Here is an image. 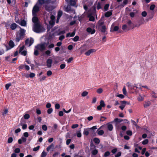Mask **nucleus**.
<instances>
[{
  "label": "nucleus",
  "mask_w": 157,
  "mask_h": 157,
  "mask_svg": "<svg viewBox=\"0 0 157 157\" xmlns=\"http://www.w3.org/2000/svg\"><path fill=\"white\" fill-rule=\"evenodd\" d=\"M47 45L46 43H44L38 44L35 47L36 49L40 50L42 51L45 50L47 47Z\"/></svg>",
  "instance_id": "7ed1b4c3"
},
{
  "label": "nucleus",
  "mask_w": 157,
  "mask_h": 157,
  "mask_svg": "<svg viewBox=\"0 0 157 157\" xmlns=\"http://www.w3.org/2000/svg\"><path fill=\"white\" fill-rule=\"evenodd\" d=\"M104 21H103L102 20H100L98 22V28L104 25Z\"/></svg>",
  "instance_id": "ddd939ff"
},
{
  "label": "nucleus",
  "mask_w": 157,
  "mask_h": 157,
  "mask_svg": "<svg viewBox=\"0 0 157 157\" xmlns=\"http://www.w3.org/2000/svg\"><path fill=\"white\" fill-rule=\"evenodd\" d=\"M44 3V0H38L37 3L38 4V5H41L43 4Z\"/></svg>",
  "instance_id": "412c9836"
},
{
  "label": "nucleus",
  "mask_w": 157,
  "mask_h": 157,
  "mask_svg": "<svg viewBox=\"0 0 157 157\" xmlns=\"http://www.w3.org/2000/svg\"><path fill=\"white\" fill-rule=\"evenodd\" d=\"M144 98L141 96L140 95H139V97L138 98V100L139 101H143L144 100Z\"/></svg>",
  "instance_id": "a19ab883"
},
{
  "label": "nucleus",
  "mask_w": 157,
  "mask_h": 157,
  "mask_svg": "<svg viewBox=\"0 0 157 157\" xmlns=\"http://www.w3.org/2000/svg\"><path fill=\"white\" fill-rule=\"evenodd\" d=\"M121 155V152H118L117 154L115 155V157H119Z\"/></svg>",
  "instance_id": "774afa93"
},
{
  "label": "nucleus",
  "mask_w": 157,
  "mask_h": 157,
  "mask_svg": "<svg viewBox=\"0 0 157 157\" xmlns=\"http://www.w3.org/2000/svg\"><path fill=\"white\" fill-rule=\"evenodd\" d=\"M78 125L77 124H74L72 125L71 126V128H75L77 127H78Z\"/></svg>",
  "instance_id": "4d7b16f0"
},
{
  "label": "nucleus",
  "mask_w": 157,
  "mask_h": 157,
  "mask_svg": "<svg viewBox=\"0 0 157 157\" xmlns=\"http://www.w3.org/2000/svg\"><path fill=\"white\" fill-rule=\"evenodd\" d=\"M45 30V29L40 25V23H36L34 24L33 25V30L36 33L42 32H44Z\"/></svg>",
  "instance_id": "f03ea898"
},
{
  "label": "nucleus",
  "mask_w": 157,
  "mask_h": 157,
  "mask_svg": "<svg viewBox=\"0 0 157 157\" xmlns=\"http://www.w3.org/2000/svg\"><path fill=\"white\" fill-rule=\"evenodd\" d=\"M20 151V149L19 148H16L14 150L15 153H19Z\"/></svg>",
  "instance_id": "bf43d9fd"
},
{
  "label": "nucleus",
  "mask_w": 157,
  "mask_h": 157,
  "mask_svg": "<svg viewBox=\"0 0 157 157\" xmlns=\"http://www.w3.org/2000/svg\"><path fill=\"white\" fill-rule=\"evenodd\" d=\"M88 129H85L84 131L83 134L84 135L87 136L89 134V132L88 131Z\"/></svg>",
  "instance_id": "473e14b6"
},
{
  "label": "nucleus",
  "mask_w": 157,
  "mask_h": 157,
  "mask_svg": "<svg viewBox=\"0 0 157 157\" xmlns=\"http://www.w3.org/2000/svg\"><path fill=\"white\" fill-rule=\"evenodd\" d=\"M86 31L90 33L91 34L94 33L95 32V29L92 30V29L90 28H87L86 29Z\"/></svg>",
  "instance_id": "2eb2a0df"
},
{
  "label": "nucleus",
  "mask_w": 157,
  "mask_h": 157,
  "mask_svg": "<svg viewBox=\"0 0 157 157\" xmlns=\"http://www.w3.org/2000/svg\"><path fill=\"white\" fill-rule=\"evenodd\" d=\"M151 104V103L150 101H145L144 104V108H146L149 106Z\"/></svg>",
  "instance_id": "4468645a"
},
{
  "label": "nucleus",
  "mask_w": 157,
  "mask_h": 157,
  "mask_svg": "<svg viewBox=\"0 0 157 157\" xmlns=\"http://www.w3.org/2000/svg\"><path fill=\"white\" fill-rule=\"evenodd\" d=\"M46 2L47 3H54L55 2L56 0H45Z\"/></svg>",
  "instance_id": "cd10ccee"
},
{
  "label": "nucleus",
  "mask_w": 157,
  "mask_h": 157,
  "mask_svg": "<svg viewBox=\"0 0 157 157\" xmlns=\"http://www.w3.org/2000/svg\"><path fill=\"white\" fill-rule=\"evenodd\" d=\"M112 14V13L111 11H108L106 12L105 15V16L106 17H109Z\"/></svg>",
  "instance_id": "aec40b11"
},
{
  "label": "nucleus",
  "mask_w": 157,
  "mask_h": 157,
  "mask_svg": "<svg viewBox=\"0 0 157 157\" xmlns=\"http://www.w3.org/2000/svg\"><path fill=\"white\" fill-rule=\"evenodd\" d=\"M96 52V50L94 49H91L88 51L87 52L85 53V55L86 56H89V55L91 53L95 52Z\"/></svg>",
  "instance_id": "9d476101"
},
{
  "label": "nucleus",
  "mask_w": 157,
  "mask_h": 157,
  "mask_svg": "<svg viewBox=\"0 0 157 157\" xmlns=\"http://www.w3.org/2000/svg\"><path fill=\"white\" fill-rule=\"evenodd\" d=\"M75 34V31H74L72 33H68L67 34L66 37H72L74 36Z\"/></svg>",
  "instance_id": "dca6fc26"
},
{
  "label": "nucleus",
  "mask_w": 157,
  "mask_h": 157,
  "mask_svg": "<svg viewBox=\"0 0 157 157\" xmlns=\"http://www.w3.org/2000/svg\"><path fill=\"white\" fill-rule=\"evenodd\" d=\"M4 53V51L3 49L0 48V55L3 54Z\"/></svg>",
  "instance_id": "de8ad7c7"
},
{
  "label": "nucleus",
  "mask_w": 157,
  "mask_h": 157,
  "mask_svg": "<svg viewBox=\"0 0 157 157\" xmlns=\"http://www.w3.org/2000/svg\"><path fill=\"white\" fill-rule=\"evenodd\" d=\"M88 94V92H86V91H84L83 92L82 94H81V95L82 96V97H85Z\"/></svg>",
  "instance_id": "79ce46f5"
},
{
  "label": "nucleus",
  "mask_w": 157,
  "mask_h": 157,
  "mask_svg": "<svg viewBox=\"0 0 157 157\" xmlns=\"http://www.w3.org/2000/svg\"><path fill=\"white\" fill-rule=\"evenodd\" d=\"M39 6L38 4H36L33 7L32 10V13L33 16H36V13L39 11Z\"/></svg>",
  "instance_id": "20e7f679"
},
{
  "label": "nucleus",
  "mask_w": 157,
  "mask_h": 157,
  "mask_svg": "<svg viewBox=\"0 0 157 157\" xmlns=\"http://www.w3.org/2000/svg\"><path fill=\"white\" fill-rule=\"evenodd\" d=\"M79 37L78 36H75L73 39V40L75 41H77L79 39Z\"/></svg>",
  "instance_id": "58836bf2"
},
{
  "label": "nucleus",
  "mask_w": 157,
  "mask_h": 157,
  "mask_svg": "<svg viewBox=\"0 0 157 157\" xmlns=\"http://www.w3.org/2000/svg\"><path fill=\"white\" fill-rule=\"evenodd\" d=\"M54 147V145L53 144H51L50 145L48 146L47 148V151H49L51 149H53Z\"/></svg>",
  "instance_id": "6ab92c4d"
},
{
  "label": "nucleus",
  "mask_w": 157,
  "mask_h": 157,
  "mask_svg": "<svg viewBox=\"0 0 157 157\" xmlns=\"http://www.w3.org/2000/svg\"><path fill=\"white\" fill-rule=\"evenodd\" d=\"M98 151L97 150L95 149L92 151V154L93 155H95L97 154Z\"/></svg>",
  "instance_id": "3c124183"
},
{
  "label": "nucleus",
  "mask_w": 157,
  "mask_h": 157,
  "mask_svg": "<svg viewBox=\"0 0 157 157\" xmlns=\"http://www.w3.org/2000/svg\"><path fill=\"white\" fill-rule=\"evenodd\" d=\"M20 30L16 33L15 41L16 42H18L19 41L23 39L25 35V30L20 27Z\"/></svg>",
  "instance_id": "f257e3e1"
},
{
  "label": "nucleus",
  "mask_w": 157,
  "mask_h": 157,
  "mask_svg": "<svg viewBox=\"0 0 157 157\" xmlns=\"http://www.w3.org/2000/svg\"><path fill=\"white\" fill-rule=\"evenodd\" d=\"M17 27V25L15 23H13L10 26L11 29L12 30L15 29Z\"/></svg>",
  "instance_id": "4be33fe9"
},
{
  "label": "nucleus",
  "mask_w": 157,
  "mask_h": 157,
  "mask_svg": "<svg viewBox=\"0 0 157 157\" xmlns=\"http://www.w3.org/2000/svg\"><path fill=\"white\" fill-rule=\"evenodd\" d=\"M109 5L108 4H106L104 6V9L105 11H107L108 10L109 7Z\"/></svg>",
  "instance_id": "09e8293b"
},
{
  "label": "nucleus",
  "mask_w": 157,
  "mask_h": 157,
  "mask_svg": "<svg viewBox=\"0 0 157 157\" xmlns=\"http://www.w3.org/2000/svg\"><path fill=\"white\" fill-rule=\"evenodd\" d=\"M98 134L99 135H102L104 133V132L102 130L97 131Z\"/></svg>",
  "instance_id": "c756f323"
},
{
  "label": "nucleus",
  "mask_w": 157,
  "mask_h": 157,
  "mask_svg": "<svg viewBox=\"0 0 157 157\" xmlns=\"http://www.w3.org/2000/svg\"><path fill=\"white\" fill-rule=\"evenodd\" d=\"M33 39L32 38H31L30 39H28L25 40V44L29 47L33 44Z\"/></svg>",
  "instance_id": "39448f33"
},
{
  "label": "nucleus",
  "mask_w": 157,
  "mask_h": 157,
  "mask_svg": "<svg viewBox=\"0 0 157 157\" xmlns=\"http://www.w3.org/2000/svg\"><path fill=\"white\" fill-rule=\"evenodd\" d=\"M127 23L129 27H130L132 25H133V23L130 20H128Z\"/></svg>",
  "instance_id": "a878e982"
},
{
  "label": "nucleus",
  "mask_w": 157,
  "mask_h": 157,
  "mask_svg": "<svg viewBox=\"0 0 157 157\" xmlns=\"http://www.w3.org/2000/svg\"><path fill=\"white\" fill-rule=\"evenodd\" d=\"M24 118L25 119H28L30 117V116L29 114H25L23 116Z\"/></svg>",
  "instance_id": "f704fd0d"
},
{
  "label": "nucleus",
  "mask_w": 157,
  "mask_h": 157,
  "mask_svg": "<svg viewBox=\"0 0 157 157\" xmlns=\"http://www.w3.org/2000/svg\"><path fill=\"white\" fill-rule=\"evenodd\" d=\"M120 102L121 104V105L119 107L121 108V110H123L126 105L127 102L125 101H120Z\"/></svg>",
  "instance_id": "6e6552de"
},
{
  "label": "nucleus",
  "mask_w": 157,
  "mask_h": 157,
  "mask_svg": "<svg viewBox=\"0 0 157 157\" xmlns=\"http://www.w3.org/2000/svg\"><path fill=\"white\" fill-rule=\"evenodd\" d=\"M77 0H71L70 1V4L72 6H75L76 4V2Z\"/></svg>",
  "instance_id": "393cba45"
},
{
  "label": "nucleus",
  "mask_w": 157,
  "mask_h": 157,
  "mask_svg": "<svg viewBox=\"0 0 157 157\" xmlns=\"http://www.w3.org/2000/svg\"><path fill=\"white\" fill-rule=\"evenodd\" d=\"M65 10L66 12H71V11L75 12L74 11L71 10V7L69 5H67L64 6Z\"/></svg>",
  "instance_id": "1a4fd4ad"
},
{
  "label": "nucleus",
  "mask_w": 157,
  "mask_h": 157,
  "mask_svg": "<svg viewBox=\"0 0 157 157\" xmlns=\"http://www.w3.org/2000/svg\"><path fill=\"white\" fill-rule=\"evenodd\" d=\"M147 15V13L146 11H144L142 13V15L144 17H145Z\"/></svg>",
  "instance_id": "338daca9"
},
{
  "label": "nucleus",
  "mask_w": 157,
  "mask_h": 157,
  "mask_svg": "<svg viewBox=\"0 0 157 157\" xmlns=\"http://www.w3.org/2000/svg\"><path fill=\"white\" fill-rule=\"evenodd\" d=\"M119 29V27L118 26H115L114 27L113 30L111 29L110 30L111 32H113V31H116Z\"/></svg>",
  "instance_id": "2f4dec72"
},
{
  "label": "nucleus",
  "mask_w": 157,
  "mask_h": 157,
  "mask_svg": "<svg viewBox=\"0 0 157 157\" xmlns=\"http://www.w3.org/2000/svg\"><path fill=\"white\" fill-rule=\"evenodd\" d=\"M21 54L24 56H26L27 55V52L26 51H23L22 52H21Z\"/></svg>",
  "instance_id": "603ef678"
},
{
  "label": "nucleus",
  "mask_w": 157,
  "mask_h": 157,
  "mask_svg": "<svg viewBox=\"0 0 157 157\" xmlns=\"http://www.w3.org/2000/svg\"><path fill=\"white\" fill-rule=\"evenodd\" d=\"M9 45L11 47L10 48H13L14 46V43L12 40H10L9 42Z\"/></svg>",
  "instance_id": "b1692460"
},
{
  "label": "nucleus",
  "mask_w": 157,
  "mask_h": 157,
  "mask_svg": "<svg viewBox=\"0 0 157 157\" xmlns=\"http://www.w3.org/2000/svg\"><path fill=\"white\" fill-rule=\"evenodd\" d=\"M33 17L32 18V21L34 23V24L36 23H40L38 22V18L36 16H33Z\"/></svg>",
  "instance_id": "f8f14e48"
},
{
  "label": "nucleus",
  "mask_w": 157,
  "mask_h": 157,
  "mask_svg": "<svg viewBox=\"0 0 157 157\" xmlns=\"http://www.w3.org/2000/svg\"><path fill=\"white\" fill-rule=\"evenodd\" d=\"M20 124L22 126V128L23 129H25L27 128V125L26 124H23L22 123H21Z\"/></svg>",
  "instance_id": "c85d7f7f"
},
{
  "label": "nucleus",
  "mask_w": 157,
  "mask_h": 157,
  "mask_svg": "<svg viewBox=\"0 0 157 157\" xmlns=\"http://www.w3.org/2000/svg\"><path fill=\"white\" fill-rule=\"evenodd\" d=\"M148 143V140L147 139H145L142 142V144L144 145L147 144Z\"/></svg>",
  "instance_id": "37998d69"
},
{
  "label": "nucleus",
  "mask_w": 157,
  "mask_h": 157,
  "mask_svg": "<svg viewBox=\"0 0 157 157\" xmlns=\"http://www.w3.org/2000/svg\"><path fill=\"white\" fill-rule=\"evenodd\" d=\"M59 154V153L58 152H56L53 154V157H57L58 155Z\"/></svg>",
  "instance_id": "680f3d73"
},
{
  "label": "nucleus",
  "mask_w": 157,
  "mask_h": 157,
  "mask_svg": "<svg viewBox=\"0 0 157 157\" xmlns=\"http://www.w3.org/2000/svg\"><path fill=\"white\" fill-rule=\"evenodd\" d=\"M65 66L66 65L65 64H62L60 65V68L62 69L65 68Z\"/></svg>",
  "instance_id": "69168bd1"
},
{
  "label": "nucleus",
  "mask_w": 157,
  "mask_h": 157,
  "mask_svg": "<svg viewBox=\"0 0 157 157\" xmlns=\"http://www.w3.org/2000/svg\"><path fill=\"white\" fill-rule=\"evenodd\" d=\"M62 14V12L61 11H59L58 13V19H59L60 17Z\"/></svg>",
  "instance_id": "7c9ffc66"
},
{
  "label": "nucleus",
  "mask_w": 157,
  "mask_h": 157,
  "mask_svg": "<svg viewBox=\"0 0 157 157\" xmlns=\"http://www.w3.org/2000/svg\"><path fill=\"white\" fill-rule=\"evenodd\" d=\"M52 59H48L46 61V66L48 68H50L51 67L52 64Z\"/></svg>",
  "instance_id": "0eeeda50"
},
{
  "label": "nucleus",
  "mask_w": 157,
  "mask_h": 157,
  "mask_svg": "<svg viewBox=\"0 0 157 157\" xmlns=\"http://www.w3.org/2000/svg\"><path fill=\"white\" fill-rule=\"evenodd\" d=\"M110 152L109 151H107L105 153L104 156L105 157H107V156H108L109 155H110Z\"/></svg>",
  "instance_id": "5fc2aeb1"
},
{
  "label": "nucleus",
  "mask_w": 157,
  "mask_h": 157,
  "mask_svg": "<svg viewBox=\"0 0 157 157\" xmlns=\"http://www.w3.org/2000/svg\"><path fill=\"white\" fill-rule=\"evenodd\" d=\"M20 25L22 26H25L26 25V22L24 20H22L21 21Z\"/></svg>",
  "instance_id": "5701e85b"
},
{
  "label": "nucleus",
  "mask_w": 157,
  "mask_h": 157,
  "mask_svg": "<svg viewBox=\"0 0 157 157\" xmlns=\"http://www.w3.org/2000/svg\"><path fill=\"white\" fill-rule=\"evenodd\" d=\"M126 133L127 135L129 136H131L132 135V132L130 130L127 131L126 132Z\"/></svg>",
  "instance_id": "13d9d810"
},
{
  "label": "nucleus",
  "mask_w": 157,
  "mask_h": 157,
  "mask_svg": "<svg viewBox=\"0 0 157 157\" xmlns=\"http://www.w3.org/2000/svg\"><path fill=\"white\" fill-rule=\"evenodd\" d=\"M101 5L100 2H98L97 6V8L98 10H99L101 8Z\"/></svg>",
  "instance_id": "c03bdc74"
},
{
  "label": "nucleus",
  "mask_w": 157,
  "mask_h": 157,
  "mask_svg": "<svg viewBox=\"0 0 157 157\" xmlns=\"http://www.w3.org/2000/svg\"><path fill=\"white\" fill-rule=\"evenodd\" d=\"M103 91V89L101 88H100L97 90V92L98 94H101Z\"/></svg>",
  "instance_id": "ea45409f"
},
{
  "label": "nucleus",
  "mask_w": 157,
  "mask_h": 157,
  "mask_svg": "<svg viewBox=\"0 0 157 157\" xmlns=\"http://www.w3.org/2000/svg\"><path fill=\"white\" fill-rule=\"evenodd\" d=\"M42 128L43 130L45 131H46L47 129V126L45 124L42 125Z\"/></svg>",
  "instance_id": "e433bc0d"
},
{
  "label": "nucleus",
  "mask_w": 157,
  "mask_h": 157,
  "mask_svg": "<svg viewBox=\"0 0 157 157\" xmlns=\"http://www.w3.org/2000/svg\"><path fill=\"white\" fill-rule=\"evenodd\" d=\"M35 74L34 73H31L29 74V76L30 78H33L35 76Z\"/></svg>",
  "instance_id": "e2e57ef3"
},
{
  "label": "nucleus",
  "mask_w": 157,
  "mask_h": 157,
  "mask_svg": "<svg viewBox=\"0 0 157 157\" xmlns=\"http://www.w3.org/2000/svg\"><path fill=\"white\" fill-rule=\"evenodd\" d=\"M34 54L36 56L39 55V53L38 51V49H36L35 50Z\"/></svg>",
  "instance_id": "6e6d98bb"
},
{
  "label": "nucleus",
  "mask_w": 157,
  "mask_h": 157,
  "mask_svg": "<svg viewBox=\"0 0 157 157\" xmlns=\"http://www.w3.org/2000/svg\"><path fill=\"white\" fill-rule=\"evenodd\" d=\"M25 48V46L23 45L22 47L20 48L19 49V53H20L22 52L23 50Z\"/></svg>",
  "instance_id": "052dcab7"
},
{
  "label": "nucleus",
  "mask_w": 157,
  "mask_h": 157,
  "mask_svg": "<svg viewBox=\"0 0 157 157\" xmlns=\"http://www.w3.org/2000/svg\"><path fill=\"white\" fill-rule=\"evenodd\" d=\"M46 76H43L40 78V81H43L45 79Z\"/></svg>",
  "instance_id": "864d4df0"
},
{
  "label": "nucleus",
  "mask_w": 157,
  "mask_h": 157,
  "mask_svg": "<svg viewBox=\"0 0 157 157\" xmlns=\"http://www.w3.org/2000/svg\"><path fill=\"white\" fill-rule=\"evenodd\" d=\"M100 105L103 107H104L105 106V104L103 100H101L100 101Z\"/></svg>",
  "instance_id": "4c0bfd02"
},
{
  "label": "nucleus",
  "mask_w": 157,
  "mask_h": 157,
  "mask_svg": "<svg viewBox=\"0 0 157 157\" xmlns=\"http://www.w3.org/2000/svg\"><path fill=\"white\" fill-rule=\"evenodd\" d=\"M123 121L121 119L115 118L112 122H116L117 124Z\"/></svg>",
  "instance_id": "f3484780"
},
{
  "label": "nucleus",
  "mask_w": 157,
  "mask_h": 157,
  "mask_svg": "<svg viewBox=\"0 0 157 157\" xmlns=\"http://www.w3.org/2000/svg\"><path fill=\"white\" fill-rule=\"evenodd\" d=\"M98 28L100 31L104 33H106L107 29V28L105 25L101 26Z\"/></svg>",
  "instance_id": "423d86ee"
},
{
  "label": "nucleus",
  "mask_w": 157,
  "mask_h": 157,
  "mask_svg": "<svg viewBox=\"0 0 157 157\" xmlns=\"http://www.w3.org/2000/svg\"><path fill=\"white\" fill-rule=\"evenodd\" d=\"M94 141L97 144H99L100 143L99 139L97 138H95L94 139Z\"/></svg>",
  "instance_id": "bb28decb"
},
{
  "label": "nucleus",
  "mask_w": 157,
  "mask_h": 157,
  "mask_svg": "<svg viewBox=\"0 0 157 157\" xmlns=\"http://www.w3.org/2000/svg\"><path fill=\"white\" fill-rule=\"evenodd\" d=\"M11 85V83H9L8 84H6L5 85V87L7 90H8L9 89V87Z\"/></svg>",
  "instance_id": "8fccbe9b"
},
{
  "label": "nucleus",
  "mask_w": 157,
  "mask_h": 157,
  "mask_svg": "<svg viewBox=\"0 0 157 157\" xmlns=\"http://www.w3.org/2000/svg\"><path fill=\"white\" fill-rule=\"evenodd\" d=\"M45 7L46 10L48 11L52 10L54 9L53 7L51 6L46 5L45 6Z\"/></svg>",
  "instance_id": "9b49d317"
},
{
  "label": "nucleus",
  "mask_w": 157,
  "mask_h": 157,
  "mask_svg": "<svg viewBox=\"0 0 157 157\" xmlns=\"http://www.w3.org/2000/svg\"><path fill=\"white\" fill-rule=\"evenodd\" d=\"M127 26L126 25H124L122 26V29L123 30H125L127 28Z\"/></svg>",
  "instance_id": "0e129e2a"
},
{
  "label": "nucleus",
  "mask_w": 157,
  "mask_h": 157,
  "mask_svg": "<svg viewBox=\"0 0 157 157\" xmlns=\"http://www.w3.org/2000/svg\"><path fill=\"white\" fill-rule=\"evenodd\" d=\"M47 155V153L44 151H43L41 153L40 157H45Z\"/></svg>",
  "instance_id": "c9c22d12"
},
{
  "label": "nucleus",
  "mask_w": 157,
  "mask_h": 157,
  "mask_svg": "<svg viewBox=\"0 0 157 157\" xmlns=\"http://www.w3.org/2000/svg\"><path fill=\"white\" fill-rule=\"evenodd\" d=\"M13 140V138L11 137H10L8 138L7 142L8 143H10L12 142Z\"/></svg>",
  "instance_id": "49530a36"
},
{
  "label": "nucleus",
  "mask_w": 157,
  "mask_h": 157,
  "mask_svg": "<svg viewBox=\"0 0 157 157\" xmlns=\"http://www.w3.org/2000/svg\"><path fill=\"white\" fill-rule=\"evenodd\" d=\"M107 128L109 130L111 131L113 129V126L112 124L108 123L107 124Z\"/></svg>",
  "instance_id": "a211bd4d"
},
{
  "label": "nucleus",
  "mask_w": 157,
  "mask_h": 157,
  "mask_svg": "<svg viewBox=\"0 0 157 157\" xmlns=\"http://www.w3.org/2000/svg\"><path fill=\"white\" fill-rule=\"evenodd\" d=\"M155 7V5H154V4L150 6V9L151 10H154Z\"/></svg>",
  "instance_id": "a18cd8bd"
},
{
  "label": "nucleus",
  "mask_w": 157,
  "mask_h": 157,
  "mask_svg": "<svg viewBox=\"0 0 157 157\" xmlns=\"http://www.w3.org/2000/svg\"><path fill=\"white\" fill-rule=\"evenodd\" d=\"M123 94L125 95H127V92L125 88V87L124 86L122 90Z\"/></svg>",
  "instance_id": "72a5a7b5"
}]
</instances>
